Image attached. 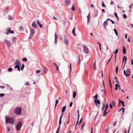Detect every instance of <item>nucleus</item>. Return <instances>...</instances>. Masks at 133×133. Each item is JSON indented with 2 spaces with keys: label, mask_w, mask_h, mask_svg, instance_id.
I'll return each mask as SVG.
<instances>
[{
  "label": "nucleus",
  "mask_w": 133,
  "mask_h": 133,
  "mask_svg": "<svg viewBox=\"0 0 133 133\" xmlns=\"http://www.w3.org/2000/svg\"><path fill=\"white\" fill-rule=\"evenodd\" d=\"M5 118V122L6 123H9L12 124H14V118H10L8 116H6Z\"/></svg>",
  "instance_id": "nucleus-1"
},
{
  "label": "nucleus",
  "mask_w": 133,
  "mask_h": 133,
  "mask_svg": "<svg viewBox=\"0 0 133 133\" xmlns=\"http://www.w3.org/2000/svg\"><path fill=\"white\" fill-rule=\"evenodd\" d=\"M98 96V95L97 94L94 97V98H95V103L96 106L97 107V108H99V105L100 104V102L99 100H97V98Z\"/></svg>",
  "instance_id": "nucleus-2"
},
{
  "label": "nucleus",
  "mask_w": 133,
  "mask_h": 133,
  "mask_svg": "<svg viewBox=\"0 0 133 133\" xmlns=\"http://www.w3.org/2000/svg\"><path fill=\"white\" fill-rule=\"evenodd\" d=\"M22 108L19 107H17L16 108L15 110V113L17 114H20L22 113Z\"/></svg>",
  "instance_id": "nucleus-3"
},
{
  "label": "nucleus",
  "mask_w": 133,
  "mask_h": 133,
  "mask_svg": "<svg viewBox=\"0 0 133 133\" xmlns=\"http://www.w3.org/2000/svg\"><path fill=\"white\" fill-rule=\"evenodd\" d=\"M124 74L126 77L129 76L130 75V69H128L126 71L125 70H124Z\"/></svg>",
  "instance_id": "nucleus-4"
},
{
  "label": "nucleus",
  "mask_w": 133,
  "mask_h": 133,
  "mask_svg": "<svg viewBox=\"0 0 133 133\" xmlns=\"http://www.w3.org/2000/svg\"><path fill=\"white\" fill-rule=\"evenodd\" d=\"M66 106H65L63 107L62 108V114L61 116H60V117L59 118V121L60 124H61V119H62V116H63V113L64 112L65 110L66 109Z\"/></svg>",
  "instance_id": "nucleus-5"
},
{
  "label": "nucleus",
  "mask_w": 133,
  "mask_h": 133,
  "mask_svg": "<svg viewBox=\"0 0 133 133\" xmlns=\"http://www.w3.org/2000/svg\"><path fill=\"white\" fill-rule=\"evenodd\" d=\"M22 124V123L21 121H19L16 127L17 130L19 131L20 129Z\"/></svg>",
  "instance_id": "nucleus-6"
},
{
  "label": "nucleus",
  "mask_w": 133,
  "mask_h": 133,
  "mask_svg": "<svg viewBox=\"0 0 133 133\" xmlns=\"http://www.w3.org/2000/svg\"><path fill=\"white\" fill-rule=\"evenodd\" d=\"M4 42L6 44L8 47H10L11 46V43L9 41L5 39L4 40Z\"/></svg>",
  "instance_id": "nucleus-7"
},
{
  "label": "nucleus",
  "mask_w": 133,
  "mask_h": 133,
  "mask_svg": "<svg viewBox=\"0 0 133 133\" xmlns=\"http://www.w3.org/2000/svg\"><path fill=\"white\" fill-rule=\"evenodd\" d=\"M83 47L84 51L86 54H88L89 52L88 48L85 45H84Z\"/></svg>",
  "instance_id": "nucleus-8"
},
{
  "label": "nucleus",
  "mask_w": 133,
  "mask_h": 133,
  "mask_svg": "<svg viewBox=\"0 0 133 133\" xmlns=\"http://www.w3.org/2000/svg\"><path fill=\"white\" fill-rule=\"evenodd\" d=\"M64 43L66 45H68V44L69 40V39L67 38L65 36H64Z\"/></svg>",
  "instance_id": "nucleus-9"
},
{
  "label": "nucleus",
  "mask_w": 133,
  "mask_h": 133,
  "mask_svg": "<svg viewBox=\"0 0 133 133\" xmlns=\"http://www.w3.org/2000/svg\"><path fill=\"white\" fill-rule=\"evenodd\" d=\"M32 26L33 27H34L35 29H37V26L36 23V22L35 21H34L32 23Z\"/></svg>",
  "instance_id": "nucleus-10"
},
{
  "label": "nucleus",
  "mask_w": 133,
  "mask_h": 133,
  "mask_svg": "<svg viewBox=\"0 0 133 133\" xmlns=\"http://www.w3.org/2000/svg\"><path fill=\"white\" fill-rule=\"evenodd\" d=\"M10 33L11 34H14V31L13 30H10V29H9L6 31V35H8Z\"/></svg>",
  "instance_id": "nucleus-11"
},
{
  "label": "nucleus",
  "mask_w": 133,
  "mask_h": 133,
  "mask_svg": "<svg viewBox=\"0 0 133 133\" xmlns=\"http://www.w3.org/2000/svg\"><path fill=\"white\" fill-rule=\"evenodd\" d=\"M36 22L37 24L39 26L40 28H42L43 27V25L41 24L40 22L39 21L37 20L36 21Z\"/></svg>",
  "instance_id": "nucleus-12"
},
{
  "label": "nucleus",
  "mask_w": 133,
  "mask_h": 133,
  "mask_svg": "<svg viewBox=\"0 0 133 133\" xmlns=\"http://www.w3.org/2000/svg\"><path fill=\"white\" fill-rule=\"evenodd\" d=\"M70 0H65V4L67 5L68 6L70 4Z\"/></svg>",
  "instance_id": "nucleus-13"
},
{
  "label": "nucleus",
  "mask_w": 133,
  "mask_h": 133,
  "mask_svg": "<svg viewBox=\"0 0 133 133\" xmlns=\"http://www.w3.org/2000/svg\"><path fill=\"white\" fill-rule=\"evenodd\" d=\"M30 36H32L35 32V30L33 29H30Z\"/></svg>",
  "instance_id": "nucleus-14"
},
{
  "label": "nucleus",
  "mask_w": 133,
  "mask_h": 133,
  "mask_svg": "<svg viewBox=\"0 0 133 133\" xmlns=\"http://www.w3.org/2000/svg\"><path fill=\"white\" fill-rule=\"evenodd\" d=\"M119 100V104H120L121 102V103L122 104V106L123 107H124L125 106L124 104V102L122 101H121L120 100V99H118Z\"/></svg>",
  "instance_id": "nucleus-15"
},
{
  "label": "nucleus",
  "mask_w": 133,
  "mask_h": 133,
  "mask_svg": "<svg viewBox=\"0 0 133 133\" xmlns=\"http://www.w3.org/2000/svg\"><path fill=\"white\" fill-rule=\"evenodd\" d=\"M15 65H21L20 63V61L18 60H16V62L15 63Z\"/></svg>",
  "instance_id": "nucleus-16"
},
{
  "label": "nucleus",
  "mask_w": 133,
  "mask_h": 133,
  "mask_svg": "<svg viewBox=\"0 0 133 133\" xmlns=\"http://www.w3.org/2000/svg\"><path fill=\"white\" fill-rule=\"evenodd\" d=\"M55 43L56 44L57 43V38H58V36L57 35H56L55 33Z\"/></svg>",
  "instance_id": "nucleus-17"
},
{
  "label": "nucleus",
  "mask_w": 133,
  "mask_h": 133,
  "mask_svg": "<svg viewBox=\"0 0 133 133\" xmlns=\"http://www.w3.org/2000/svg\"><path fill=\"white\" fill-rule=\"evenodd\" d=\"M125 59V63H124V67H123V68H124V66H125V64L126 63V62L127 61V58H126L124 55L123 56V62L124 61V60Z\"/></svg>",
  "instance_id": "nucleus-18"
},
{
  "label": "nucleus",
  "mask_w": 133,
  "mask_h": 133,
  "mask_svg": "<svg viewBox=\"0 0 133 133\" xmlns=\"http://www.w3.org/2000/svg\"><path fill=\"white\" fill-rule=\"evenodd\" d=\"M54 64L55 66V68L57 70V71H59V68H58V65L57 64H56V63H54Z\"/></svg>",
  "instance_id": "nucleus-19"
},
{
  "label": "nucleus",
  "mask_w": 133,
  "mask_h": 133,
  "mask_svg": "<svg viewBox=\"0 0 133 133\" xmlns=\"http://www.w3.org/2000/svg\"><path fill=\"white\" fill-rule=\"evenodd\" d=\"M114 80L115 81H116V83L118 84H119V82L118 80V79L117 78V77H115L114 78Z\"/></svg>",
  "instance_id": "nucleus-20"
},
{
  "label": "nucleus",
  "mask_w": 133,
  "mask_h": 133,
  "mask_svg": "<svg viewBox=\"0 0 133 133\" xmlns=\"http://www.w3.org/2000/svg\"><path fill=\"white\" fill-rule=\"evenodd\" d=\"M75 27H74V29H73V30H72V33L75 36H76V34H75Z\"/></svg>",
  "instance_id": "nucleus-21"
},
{
  "label": "nucleus",
  "mask_w": 133,
  "mask_h": 133,
  "mask_svg": "<svg viewBox=\"0 0 133 133\" xmlns=\"http://www.w3.org/2000/svg\"><path fill=\"white\" fill-rule=\"evenodd\" d=\"M108 22L107 21H105L103 23V25L104 26H106L108 25Z\"/></svg>",
  "instance_id": "nucleus-22"
},
{
  "label": "nucleus",
  "mask_w": 133,
  "mask_h": 133,
  "mask_svg": "<svg viewBox=\"0 0 133 133\" xmlns=\"http://www.w3.org/2000/svg\"><path fill=\"white\" fill-rule=\"evenodd\" d=\"M123 53L124 54H126V50L124 46L123 48Z\"/></svg>",
  "instance_id": "nucleus-23"
},
{
  "label": "nucleus",
  "mask_w": 133,
  "mask_h": 133,
  "mask_svg": "<svg viewBox=\"0 0 133 133\" xmlns=\"http://www.w3.org/2000/svg\"><path fill=\"white\" fill-rule=\"evenodd\" d=\"M118 49H117L115 52V54H116V56H115V61L116 60V54L118 53Z\"/></svg>",
  "instance_id": "nucleus-24"
},
{
  "label": "nucleus",
  "mask_w": 133,
  "mask_h": 133,
  "mask_svg": "<svg viewBox=\"0 0 133 133\" xmlns=\"http://www.w3.org/2000/svg\"><path fill=\"white\" fill-rule=\"evenodd\" d=\"M107 110H104V112H103V116L105 117L107 115Z\"/></svg>",
  "instance_id": "nucleus-25"
},
{
  "label": "nucleus",
  "mask_w": 133,
  "mask_h": 133,
  "mask_svg": "<svg viewBox=\"0 0 133 133\" xmlns=\"http://www.w3.org/2000/svg\"><path fill=\"white\" fill-rule=\"evenodd\" d=\"M96 62L95 61H94V68L95 70H96Z\"/></svg>",
  "instance_id": "nucleus-26"
},
{
  "label": "nucleus",
  "mask_w": 133,
  "mask_h": 133,
  "mask_svg": "<svg viewBox=\"0 0 133 133\" xmlns=\"http://www.w3.org/2000/svg\"><path fill=\"white\" fill-rule=\"evenodd\" d=\"M114 30L116 35L117 36H118V33L116 30V29H114Z\"/></svg>",
  "instance_id": "nucleus-27"
},
{
  "label": "nucleus",
  "mask_w": 133,
  "mask_h": 133,
  "mask_svg": "<svg viewBox=\"0 0 133 133\" xmlns=\"http://www.w3.org/2000/svg\"><path fill=\"white\" fill-rule=\"evenodd\" d=\"M61 124H59V127L58 128V130H57V131L56 132V133H59V129H60V125Z\"/></svg>",
  "instance_id": "nucleus-28"
},
{
  "label": "nucleus",
  "mask_w": 133,
  "mask_h": 133,
  "mask_svg": "<svg viewBox=\"0 0 133 133\" xmlns=\"http://www.w3.org/2000/svg\"><path fill=\"white\" fill-rule=\"evenodd\" d=\"M76 95V92L75 91H74V93L73 94V98H74L75 97V96Z\"/></svg>",
  "instance_id": "nucleus-29"
},
{
  "label": "nucleus",
  "mask_w": 133,
  "mask_h": 133,
  "mask_svg": "<svg viewBox=\"0 0 133 133\" xmlns=\"http://www.w3.org/2000/svg\"><path fill=\"white\" fill-rule=\"evenodd\" d=\"M9 19L10 20H13L14 19L13 17H12L11 16H9Z\"/></svg>",
  "instance_id": "nucleus-30"
},
{
  "label": "nucleus",
  "mask_w": 133,
  "mask_h": 133,
  "mask_svg": "<svg viewBox=\"0 0 133 133\" xmlns=\"http://www.w3.org/2000/svg\"><path fill=\"white\" fill-rule=\"evenodd\" d=\"M98 10H97L94 15V17H96L98 15Z\"/></svg>",
  "instance_id": "nucleus-31"
},
{
  "label": "nucleus",
  "mask_w": 133,
  "mask_h": 133,
  "mask_svg": "<svg viewBox=\"0 0 133 133\" xmlns=\"http://www.w3.org/2000/svg\"><path fill=\"white\" fill-rule=\"evenodd\" d=\"M115 90H118V84H115Z\"/></svg>",
  "instance_id": "nucleus-32"
},
{
  "label": "nucleus",
  "mask_w": 133,
  "mask_h": 133,
  "mask_svg": "<svg viewBox=\"0 0 133 133\" xmlns=\"http://www.w3.org/2000/svg\"><path fill=\"white\" fill-rule=\"evenodd\" d=\"M110 103L112 104V105H113V106H115V102L114 101H111V103Z\"/></svg>",
  "instance_id": "nucleus-33"
},
{
  "label": "nucleus",
  "mask_w": 133,
  "mask_h": 133,
  "mask_svg": "<svg viewBox=\"0 0 133 133\" xmlns=\"http://www.w3.org/2000/svg\"><path fill=\"white\" fill-rule=\"evenodd\" d=\"M58 100L57 99L56 101V103L55 104V108L56 107V106H57V104L58 103Z\"/></svg>",
  "instance_id": "nucleus-34"
},
{
  "label": "nucleus",
  "mask_w": 133,
  "mask_h": 133,
  "mask_svg": "<svg viewBox=\"0 0 133 133\" xmlns=\"http://www.w3.org/2000/svg\"><path fill=\"white\" fill-rule=\"evenodd\" d=\"M24 64H22V66L21 67V70H23L24 68Z\"/></svg>",
  "instance_id": "nucleus-35"
},
{
  "label": "nucleus",
  "mask_w": 133,
  "mask_h": 133,
  "mask_svg": "<svg viewBox=\"0 0 133 133\" xmlns=\"http://www.w3.org/2000/svg\"><path fill=\"white\" fill-rule=\"evenodd\" d=\"M85 122H84L83 124V125H82L81 127V129L82 130H83V127L85 125Z\"/></svg>",
  "instance_id": "nucleus-36"
},
{
  "label": "nucleus",
  "mask_w": 133,
  "mask_h": 133,
  "mask_svg": "<svg viewBox=\"0 0 133 133\" xmlns=\"http://www.w3.org/2000/svg\"><path fill=\"white\" fill-rule=\"evenodd\" d=\"M118 66H116V70H115L116 73V74L117 73V72L118 71Z\"/></svg>",
  "instance_id": "nucleus-37"
},
{
  "label": "nucleus",
  "mask_w": 133,
  "mask_h": 133,
  "mask_svg": "<svg viewBox=\"0 0 133 133\" xmlns=\"http://www.w3.org/2000/svg\"><path fill=\"white\" fill-rule=\"evenodd\" d=\"M123 18H127V16L125 14H123Z\"/></svg>",
  "instance_id": "nucleus-38"
},
{
  "label": "nucleus",
  "mask_w": 133,
  "mask_h": 133,
  "mask_svg": "<svg viewBox=\"0 0 133 133\" xmlns=\"http://www.w3.org/2000/svg\"><path fill=\"white\" fill-rule=\"evenodd\" d=\"M108 108V103H107V104L106 105V107H105V110H107V109Z\"/></svg>",
  "instance_id": "nucleus-39"
},
{
  "label": "nucleus",
  "mask_w": 133,
  "mask_h": 133,
  "mask_svg": "<svg viewBox=\"0 0 133 133\" xmlns=\"http://www.w3.org/2000/svg\"><path fill=\"white\" fill-rule=\"evenodd\" d=\"M27 60V59L26 58H24L22 59V61H26Z\"/></svg>",
  "instance_id": "nucleus-40"
},
{
  "label": "nucleus",
  "mask_w": 133,
  "mask_h": 133,
  "mask_svg": "<svg viewBox=\"0 0 133 133\" xmlns=\"http://www.w3.org/2000/svg\"><path fill=\"white\" fill-rule=\"evenodd\" d=\"M16 39V38L15 37H12V41L13 42H14V41Z\"/></svg>",
  "instance_id": "nucleus-41"
},
{
  "label": "nucleus",
  "mask_w": 133,
  "mask_h": 133,
  "mask_svg": "<svg viewBox=\"0 0 133 133\" xmlns=\"http://www.w3.org/2000/svg\"><path fill=\"white\" fill-rule=\"evenodd\" d=\"M23 29H24V28H23V27L22 26L20 27L19 28V30H20L22 31L23 30Z\"/></svg>",
  "instance_id": "nucleus-42"
},
{
  "label": "nucleus",
  "mask_w": 133,
  "mask_h": 133,
  "mask_svg": "<svg viewBox=\"0 0 133 133\" xmlns=\"http://www.w3.org/2000/svg\"><path fill=\"white\" fill-rule=\"evenodd\" d=\"M109 129V128L108 127L105 130V131L106 132H108V130Z\"/></svg>",
  "instance_id": "nucleus-43"
},
{
  "label": "nucleus",
  "mask_w": 133,
  "mask_h": 133,
  "mask_svg": "<svg viewBox=\"0 0 133 133\" xmlns=\"http://www.w3.org/2000/svg\"><path fill=\"white\" fill-rule=\"evenodd\" d=\"M88 19H90V13H89L87 16Z\"/></svg>",
  "instance_id": "nucleus-44"
},
{
  "label": "nucleus",
  "mask_w": 133,
  "mask_h": 133,
  "mask_svg": "<svg viewBox=\"0 0 133 133\" xmlns=\"http://www.w3.org/2000/svg\"><path fill=\"white\" fill-rule=\"evenodd\" d=\"M12 70V69L11 68H9L8 69V70L9 71H11Z\"/></svg>",
  "instance_id": "nucleus-45"
},
{
  "label": "nucleus",
  "mask_w": 133,
  "mask_h": 133,
  "mask_svg": "<svg viewBox=\"0 0 133 133\" xmlns=\"http://www.w3.org/2000/svg\"><path fill=\"white\" fill-rule=\"evenodd\" d=\"M82 119H83V118H81V119H80V121H79V123L78 124V125H79L81 123V122H82Z\"/></svg>",
  "instance_id": "nucleus-46"
},
{
  "label": "nucleus",
  "mask_w": 133,
  "mask_h": 133,
  "mask_svg": "<svg viewBox=\"0 0 133 133\" xmlns=\"http://www.w3.org/2000/svg\"><path fill=\"white\" fill-rule=\"evenodd\" d=\"M117 122V121H114V123L113 124V126H115L116 125Z\"/></svg>",
  "instance_id": "nucleus-47"
},
{
  "label": "nucleus",
  "mask_w": 133,
  "mask_h": 133,
  "mask_svg": "<svg viewBox=\"0 0 133 133\" xmlns=\"http://www.w3.org/2000/svg\"><path fill=\"white\" fill-rule=\"evenodd\" d=\"M4 94H0V97H2L4 96Z\"/></svg>",
  "instance_id": "nucleus-48"
},
{
  "label": "nucleus",
  "mask_w": 133,
  "mask_h": 133,
  "mask_svg": "<svg viewBox=\"0 0 133 133\" xmlns=\"http://www.w3.org/2000/svg\"><path fill=\"white\" fill-rule=\"evenodd\" d=\"M72 104H73V103H72V102H71L70 103V105H69V107H71L72 106Z\"/></svg>",
  "instance_id": "nucleus-49"
},
{
  "label": "nucleus",
  "mask_w": 133,
  "mask_h": 133,
  "mask_svg": "<svg viewBox=\"0 0 133 133\" xmlns=\"http://www.w3.org/2000/svg\"><path fill=\"white\" fill-rule=\"evenodd\" d=\"M104 104H103V107H102V111L104 109Z\"/></svg>",
  "instance_id": "nucleus-50"
},
{
  "label": "nucleus",
  "mask_w": 133,
  "mask_h": 133,
  "mask_svg": "<svg viewBox=\"0 0 133 133\" xmlns=\"http://www.w3.org/2000/svg\"><path fill=\"white\" fill-rule=\"evenodd\" d=\"M78 119H77V123H78V120L79 118V117L80 116V115H79V114H78Z\"/></svg>",
  "instance_id": "nucleus-51"
},
{
  "label": "nucleus",
  "mask_w": 133,
  "mask_h": 133,
  "mask_svg": "<svg viewBox=\"0 0 133 133\" xmlns=\"http://www.w3.org/2000/svg\"><path fill=\"white\" fill-rule=\"evenodd\" d=\"M41 70H37L36 71V73H39L40 72H41Z\"/></svg>",
  "instance_id": "nucleus-52"
},
{
  "label": "nucleus",
  "mask_w": 133,
  "mask_h": 133,
  "mask_svg": "<svg viewBox=\"0 0 133 133\" xmlns=\"http://www.w3.org/2000/svg\"><path fill=\"white\" fill-rule=\"evenodd\" d=\"M102 6L104 7H106L105 5L103 3V2H102Z\"/></svg>",
  "instance_id": "nucleus-53"
},
{
  "label": "nucleus",
  "mask_w": 133,
  "mask_h": 133,
  "mask_svg": "<svg viewBox=\"0 0 133 133\" xmlns=\"http://www.w3.org/2000/svg\"><path fill=\"white\" fill-rule=\"evenodd\" d=\"M71 9L73 11L75 10V9L74 6L71 8Z\"/></svg>",
  "instance_id": "nucleus-54"
},
{
  "label": "nucleus",
  "mask_w": 133,
  "mask_h": 133,
  "mask_svg": "<svg viewBox=\"0 0 133 133\" xmlns=\"http://www.w3.org/2000/svg\"><path fill=\"white\" fill-rule=\"evenodd\" d=\"M110 108L112 109V104H111V103H110Z\"/></svg>",
  "instance_id": "nucleus-55"
},
{
  "label": "nucleus",
  "mask_w": 133,
  "mask_h": 133,
  "mask_svg": "<svg viewBox=\"0 0 133 133\" xmlns=\"http://www.w3.org/2000/svg\"><path fill=\"white\" fill-rule=\"evenodd\" d=\"M19 66V65H16L15 67V68H18V67Z\"/></svg>",
  "instance_id": "nucleus-56"
},
{
  "label": "nucleus",
  "mask_w": 133,
  "mask_h": 133,
  "mask_svg": "<svg viewBox=\"0 0 133 133\" xmlns=\"http://www.w3.org/2000/svg\"><path fill=\"white\" fill-rule=\"evenodd\" d=\"M29 83L28 82H27L25 83V84L26 85H29Z\"/></svg>",
  "instance_id": "nucleus-57"
},
{
  "label": "nucleus",
  "mask_w": 133,
  "mask_h": 133,
  "mask_svg": "<svg viewBox=\"0 0 133 133\" xmlns=\"http://www.w3.org/2000/svg\"><path fill=\"white\" fill-rule=\"evenodd\" d=\"M102 82H103V86H104V88H105V86L104 84V81L103 80V81H102Z\"/></svg>",
  "instance_id": "nucleus-58"
},
{
  "label": "nucleus",
  "mask_w": 133,
  "mask_h": 133,
  "mask_svg": "<svg viewBox=\"0 0 133 133\" xmlns=\"http://www.w3.org/2000/svg\"><path fill=\"white\" fill-rule=\"evenodd\" d=\"M66 23V21L64 20V22H63V24L64 25H65Z\"/></svg>",
  "instance_id": "nucleus-59"
},
{
  "label": "nucleus",
  "mask_w": 133,
  "mask_h": 133,
  "mask_svg": "<svg viewBox=\"0 0 133 133\" xmlns=\"http://www.w3.org/2000/svg\"><path fill=\"white\" fill-rule=\"evenodd\" d=\"M46 69H44V74H45L46 72Z\"/></svg>",
  "instance_id": "nucleus-60"
},
{
  "label": "nucleus",
  "mask_w": 133,
  "mask_h": 133,
  "mask_svg": "<svg viewBox=\"0 0 133 133\" xmlns=\"http://www.w3.org/2000/svg\"><path fill=\"white\" fill-rule=\"evenodd\" d=\"M125 38H126V39L127 38V34H125Z\"/></svg>",
  "instance_id": "nucleus-61"
},
{
  "label": "nucleus",
  "mask_w": 133,
  "mask_h": 133,
  "mask_svg": "<svg viewBox=\"0 0 133 133\" xmlns=\"http://www.w3.org/2000/svg\"><path fill=\"white\" fill-rule=\"evenodd\" d=\"M7 130L8 131H9L10 130V129L9 127H8L7 128Z\"/></svg>",
  "instance_id": "nucleus-62"
},
{
  "label": "nucleus",
  "mask_w": 133,
  "mask_h": 133,
  "mask_svg": "<svg viewBox=\"0 0 133 133\" xmlns=\"http://www.w3.org/2000/svg\"><path fill=\"white\" fill-rule=\"evenodd\" d=\"M118 88H119V90H120L121 89V86H120L118 84Z\"/></svg>",
  "instance_id": "nucleus-63"
},
{
  "label": "nucleus",
  "mask_w": 133,
  "mask_h": 133,
  "mask_svg": "<svg viewBox=\"0 0 133 133\" xmlns=\"http://www.w3.org/2000/svg\"><path fill=\"white\" fill-rule=\"evenodd\" d=\"M114 15L116 17H118V16L117 15L116 13H114Z\"/></svg>",
  "instance_id": "nucleus-64"
}]
</instances>
